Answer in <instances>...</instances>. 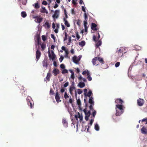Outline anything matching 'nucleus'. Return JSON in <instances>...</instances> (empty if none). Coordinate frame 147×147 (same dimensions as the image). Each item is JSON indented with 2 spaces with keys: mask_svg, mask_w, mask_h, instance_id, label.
<instances>
[{
  "mask_svg": "<svg viewBox=\"0 0 147 147\" xmlns=\"http://www.w3.org/2000/svg\"><path fill=\"white\" fill-rule=\"evenodd\" d=\"M115 109L116 111L115 115L117 116H120L124 112L122 105H116Z\"/></svg>",
  "mask_w": 147,
  "mask_h": 147,
  "instance_id": "nucleus-1",
  "label": "nucleus"
},
{
  "mask_svg": "<svg viewBox=\"0 0 147 147\" xmlns=\"http://www.w3.org/2000/svg\"><path fill=\"white\" fill-rule=\"evenodd\" d=\"M33 18L35 19L34 21L36 23L40 24L42 21L43 18L40 16H35L34 15H32Z\"/></svg>",
  "mask_w": 147,
  "mask_h": 147,
  "instance_id": "nucleus-2",
  "label": "nucleus"
},
{
  "mask_svg": "<svg viewBox=\"0 0 147 147\" xmlns=\"http://www.w3.org/2000/svg\"><path fill=\"white\" fill-rule=\"evenodd\" d=\"M88 102L89 104H90V105L89 106V109L90 110H92L94 104L93 98L92 96H91V97H89Z\"/></svg>",
  "mask_w": 147,
  "mask_h": 147,
  "instance_id": "nucleus-3",
  "label": "nucleus"
},
{
  "mask_svg": "<svg viewBox=\"0 0 147 147\" xmlns=\"http://www.w3.org/2000/svg\"><path fill=\"white\" fill-rule=\"evenodd\" d=\"M124 48L123 47L120 48L117 51L118 54V57H121L123 54V50Z\"/></svg>",
  "mask_w": 147,
  "mask_h": 147,
  "instance_id": "nucleus-4",
  "label": "nucleus"
},
{
  "mask_svg": "<svg viewBox=\"0 0 147 147\" xmlns=\"http://www.w3.org/2000/svg\"><path fill=\"white\" fill-rule=\"evenodd\" d=\"M81 57H80L79 58L76 55H74L72 57V60L73 62L76 64H78L80 60V59Z\"/></svg>",
  "mask_w": 147,
  "mask_h": 147,
  "instance_id": "nucleus-5",
  "label": "nucleus"
},
{
  "mask_svg": "<svg viewBox=\"0 0 147 147\" xmlns=\"http://www.w3.org/2000/svg\"><path fill=\"white\" fill-rule=\"evenodd\" d=\"M137 104L138 105L140 106H142L143 105L144 102V101L143 99L140 98L137 100Z\"/></svg>",
  "mask_w": 147,
  "mask_h": 147,
  "instance_id": "nucleus-6",
  "label": "nucleus"
},
{
  "mask_svg": "<svg viewBox=\"0 0 147 147\" xmlns=\"http://www.w3.org/2000/svg\"><path fill=\"white\" fill-rule=\"evenodd\" d=\"M59 10H55L54 12V14L53 15V18L54 19H57L59 17Z\"/></svg>",
  "mask_w": 147,
  "mask_h": 147,
  "instance_id": "nucleus-7",
  "label": "nucleus"
},
{
  "mask_svg": "<svg viewBox=\"0 0 147 147\" xmlns=\"http://www.w3.org/2000/svg\"><path fill=\"white\" fill-rule=\"evenodd\" d=\"M51 75V73L49 71L48 73H47L46 78H45V81L46 82L47 81L49 82L50 80Z\"/></svg>",
  "mask_w": 147,
  "mask_h": 147,
  "instance_id": "nucleus-8",
  "label": "nucleus"
},
{
  "mask_svg": "<svg viewBox=\"0 0 147 147\" xmlns=\"http://www.w3.org/2000/svg\"><path fill=\"white\" fill-rule=\"evenodd\" d=\"M42 55L41 52L38 50V49L37 50L36 52V58L37 59V61H38L40 58V56Z\"/></svg>",
  "mask_w": 147,
  "mask_h": 147,
  "instance_id": "nucleus-9",
  "label": "nucleus"
},
{
  "mask_svg": "<svg viewBox=\"0 0 147 147\" xmlns=\"http://www.w3.org/2000/svg\"><path fill=\"white\" fill-rule=\"evenodd\" d=\"M43 66L44 67L47 68L48 66V63L47 62V59H44L42 62Z\"/></svg>",
  "mask_w": 147,
  "mask_h": 147,
  "instance_id": "nucleus-10",
  "label": "nucleus"
},
{
  "mask_svg": "<svg viewBox=\"0 0 147 147\" xmlns=\"http://www.w3.org/2000/svg\"><path fill=\"white\" fill-rule=\"evenodd\" d=\"M31 98V97H28L26 99V101H27V104L29 106H30V108H32L34 107V104H33L30 101L29 98Z\"/></svg>",
  "mask_w": 147,
  "mask_h": 147,
  "instance_id": "nucleus-11",
  "label": "nucleus"
},
{
  "mask_svg": "<svg viewBox=\"0 0 147 147\" xmlns=\"http://www.w3.org/2000/svg\"><path fill=\"white\" fill-rule=\"evenodd\" d=\"M48 54L49 55V57L50 58H51L53 60L54 59L55 57V55L54 53V52H53V51H52V57H51V55L49 50L48 51Z\"/></svg>",
  "mask_w": 147,
  "mask_h": 147,
  "instance_id": "nucleus-12",
  "label": "nucleus"
},
{
  "mask_svg": "<svg viewBox=\"0 0 147 147\" xmlns=\"http://www.w3.org/2000/svg\"><path fill=\"white\" fill-rule=\"evenodd\" d=\"M55 98L57 102L61 101V100H59L60 97H59V94L58 92H56V94H55Z\"/></svg>",
  "mask_w": 147,
  "mask_h": 147,
  "instance_id": "nucleus-13",
  "label": "nucleus"
},
{
  "mask_svg": "<svg viewBox=\"0 0 147 147\" xmlns=\"http://www.w3.org/2000/svg\"><path fill=\"white\" fill-rule=\"evenodd\" d=\"M85 119L86 121H87L89 119V116L90 115L91 113L90 111H88L87 113H85Z\"/></svg>",
  "mask_w": 147,
  "mask_h": 147,
  "instance_id": "nucleus-14",
  "label": "nucleus"
},
{
  "mask_svg": "<svg viewBox=\"0 0 147 147\" xmlns=\"http://www.w3.org/2000/svg\"><path fill=\"white\" fill-rule=\"evenodd\" d=\"M115 102L117 104L122 105L123 103V101L120 98H117L115 100Z\"/></svg>",
  "mask_w": 147,
  "mask_h": 147,
  "instance_id": "nucleus-15",
  "label": "nucleus"
},
{
  "mask_svg": "<svg viewBox=\"0 0 147 147\" xmlns=\"http://www.w3.org/2000/svg\"><path fill=\"white\" fill-rule=\"evenodd\" d=\"M52 73L53 74H54L55 76H56L57 75L59 74V71L58 69L54 68L53 70Z\"/></svg>",
  "mask_w": 147,
  "mask_h": 147,
  "instance_id": "nucleus-16",
  "label": "nucleus"
},
{
  "mask_svg": "<svg viewBox=\"0 0 147 147\" xmlns=\"http://www.w3.org/2000/svg\"><path fill=\"white\" fill-rule=\"evenodd\" d=\"M97 27V25L94 23H92L91 24V29L93 30L94 31H97L98 29L96 28Z\"/></svg>",
  "mask_w": 147,
  "mask_h": 147,
  "instance_id": "nucleus-17",
  "label": "nucleus"
},
{
  "mask_svg": "<svg viewBox=\"0 0 147 147\" xmlns=\"http://www.w3.org/2000/svg\"><path fill=\"white\" fill-rule=\"evenodd\" d=\"M92 94H93L92 93L91 90H89L88 92L87 93H86V95H84V97L85 98H86L87 96L89 97H91V96Z\"/></svg>",
  "mask_w": 147,
  "mask_h": 147,
  "instance_id": "nucleus-18",
  "label": "nucleus"
},
{
  "mask_svg": "<svg viewBox=\"0 0 147 147\" xmlns=\"http://www.w3.org/2000/svg\"><path fill=\"white\" fill-rule=\"evenodd\" d=\"M62 123L64 126L65 127H67L68 126V123L67 121L64 118L62 120Z\"/></svg>",
  "mask_w": 147,
  "mask_h": 147,
  "instance_id": "nucleus-19",
  "label": "nucleus"
},
{
  "mask_svg": "<svg viewBox=\"0 0 147 147\" xmlns=\"http://www.w3.org/2000/svg\"><path fill=\"white\" fill-rule=\"evenodd\" d=\"M40 12L42 13H46V14L48 13V12L47 11L46 8L43 6L42 7V9L40 10Z\"/></svg>",
  "mask_w": 147,
  "mask_h": 147,
  "instance_id": "nucleus-20",
  "label": "nucleus"
},
{
  "mask_svg": "<svg viewBox=\"0 0 147 147\" xmlns=\"http://www.w3.org/2000/svg\"><path fill=\"white\" fill-rule=\"evenodd\" d=\"M100 38V34L99 33H98V36H97V38H96V36L95 35H93V40L94 41H95L96 42L97 41V40L99 39Z\"/></svg>",
  "mask_w": 147,
  "mask_h": 147,
  "instance_id": "nucleus-21",
  "label": "nucleus"
},
{
  "mask_svg": "<svg viewBox=\"0 0 147 147\" xmlns=\"http://www.w3.org/2000/svg\"><path fill=\"white\" fill-rule=\"evenodd\" d=\"M97 58V57H94V58L92 59V63L93 65H95L96 64H97L96 65H97L99 64H97V60H96V59Z\"/></svg>",
  "mask_w": 147,
  "mask_h": 147,
  "instance_id": "nucleus-22",
  "label": "nucleus"
},
{
  "mask_svg": "<svg viewBox=\"0 0 147 147\" xmlns=\"http://www.w3.org/2000/svg\"><path fill=\"white\" fill-rule=\"evenodd\" d=\"M63 20L64 22V24L67 27H69L70 26V24L67 20H66L65 18H63Z\"/></svg>",
  "mask_w": 147,
  "mask_h": 147,
  "instance_id": "nucleus-23",
  "label": "nucleus"
},
{
  "mask_svg": "<svg viewBox=\"0 0 147 147\" xmlns=\"http://www.w3.org/2000/svg\"><path fill=\"white\" fill-rule=\"evenodd\" d=\"M85 84L83 82H80L78 85V86L80 88H83V87H85Z\"/></svg>",
  "mask_w": 147,
  "mask_h": 147,
  "instance_id": "nucleus-24",
  "label": "nucleus"
},
{
  "mask_svg": "<svg viewBox=\"0 0 147 147\" xmlns=\"http://www.w3.org/2000/svg\"><path fill=\"white\" fill-rule=\"evenodd\" d=\"M141 132L142 134H146L147 130L146 128L144 127H142V128L141 129Z\"/></svg>",
  "mask_w": 147,
  "mask_h": 147,
  "instance_id": "nucleus-25",
  "label": "nucleus"
},
{
  "mask_svg": "<svg viewBox=\"0 0 147 147\" xmlns=\"http://www.w3.org/2000/svg\"><path fill=\"white\" fill-rule=\"evenodd\" d=\"M75 89V87H71L69 88V92L70 93L71 95L72 96L73 94V91Z\"/></svg>",
  "mask_w": 147,
  "mask_h": 147,
  "instance_id": "nucleus-26",
  "label": "nucleus"
},
{
  "mask_svg": "<svg viewBox=\"0 0 147 147\" xmlns=\"http://www.w3.org/2000/svg\"><path fill=\"white\" fill-rule=\"evenodd\" d=\"M102 42L101 40H99L97 41L95 45V47L96 48H98L101 45Z\"/></svg>",
  "mask_w": 147,
  "mask_h": 147,
  "instance_id": "nucleus-27",
  "label": "nucleus"
},
{
  "mask_svg": "<svg viewBox=\"0 0 147 147\" xmlns=\"http://www.w3.org/2000/svg\"><path fill=\"white\" fill-rule=\"evenodd\" d=\"M96 60H97V61H99V62L102 64L104 63L103 59L101 57H97V58L96 59Z\"/></svg>",
  "mask_w": 147,
  "mask_h": 147,
  "instance_id": "nucleus-28",
  "label": "nucleus"
},
{
  "mask_svg": "<svg viewBox=\"0 0 147 147\" xmlns=\"http://www.w3.org/2000/svg\"><path fill=\"white\" fill-rule=\"evenodd\" d=\"M36 40H37V44L38 45H41L40 43V36H36Z\"/></svg>",
  "mask_w": 147,
  "mask_h": 147,
  "instance_id": "nucleus-29",
  "label": "nucleus"
},
{
  "mask_svg": "<svg viewBox=\"0 0 147 147\" xmlns=\"http://www.w3.org/2000/svg\"><path fill=\"white\" fill-rule=\"evenodd\" d=\"M41 47L42 50H41L42 51L44 50L45 49L46 47V44L45 43H43L42 44H41Z\"/></svg>",
  "mask_w": 147,
  "mask_h": 147,
  "instance_id": "nucleus-30",
  "label": "nucleus"
},
{
  "mask_svg": "<svg viewBox=\"0 0 147 147\" xmlns=\"http://www.w3.org/2000/svg\"><path fill=\"white\" fill-rule=\"evenodd\" d=\"M79 45L81 47H83L85 45V42L84 41H82L80 42H79Z\"/></svg>",
  "mask_w": 147,
  "mask_h": 147,
  "instance_id": "nucleus-31",
  "label": "nucleus"
},
{
  "mask_svg": "<svg viewBox=\"0 0 147 147\" xmlns=\"http://www.w3.org/2000/svg\"><path fill=\"white\" fill-rule=\"evenodd\" d=\"M33 6H34V8L36 9H38L39 8V5L38 3V2L35 3L33 5Z\"/></svg>",
  "mask_w": 147,
  "mask_h": 147,
  "instance_id": "nucleus-32",
  "label": "nucleus"
},
{
  "mask_svg": "<svg viewBox=\"0 0 147 147\" xmlns=\"http://www.w3.org/2000/svg\"><path fill=\"white\" fill-rule=\"evenodd\" d=\"M21 15L23 18H25L26 16V13L25 11H22L21 13Z\"/></svg>",
  "mask_w": 147,
  "mask_h": 147,
  "instance_id": "nucleus-33",
  "label": "nucleus"
},
{
  "mask_svg": "<svg viewBox=\"0 0 147 147\" xmlns=\"http://www.w3.org/2000/svg\"><path fill=\"white\" fill-rule=\"evenodd\" d=\"M82 74L83 75H84L86 74H87V76L88 75L90 74V73L88 71V70H84L82 73Z\"/></svg>",
  "mask_w": 147,
  "mask_h": 147,
  "instance_id": "nucleus-34",
  "label": "nucleus"
},
{
  "mask_svg": "<svg viewBox=\"0 0 147 147\" xmlns=\"http://www.w3.org/2000/svg\"><path fill=\"white\" fill-rule=\"evenodd\" d=\"M77 104L78 105L79 107H80L81 106V102L80 100V99H78L77 100Z\"/></svg>",
  "mask_w": 147,
  "mask_h": 147,
  "instance_id": "nucleus-35",
  "label": "nucleus"
},
{
  "mask_svg": "<svg viewBox=\"0 0 147 147\" xmlns=\"http://www.w3.org/2000/svg\"><path fill=\"white\" fill-rule=\"evenodd\" d=\"M68 73V71L66 69H64L61 71V73L63 74H64L65 73Z\"/></svg>",
  "mask_w": 147,
  "mask_h": 147,
  "instance_id": "nucleus-36",
  "label": "nucleus"
},
{
  "mask_svg": "<svg viewBox=\"0 0 147 147\" xmlns=\"http://www.w3.org/2000/svg\"><path fill=\"white\" fill-rule=\"evenodd\" d=\"M94 128L95 130L96 131H99V127L97 124L96 123L95 124Z\"/></svg>",
  "mask_w": 147,
  "mask_h": 147,
  "instance_id": "nucleus-37",
  "label": "nucleus"
},
{
  "mask_svg": "<svg viewBox=\"0 0 147 147\" xmlns=\"http://www.w3.org/2000/svg\"><path fill=\"white\" fill-rule=\"evenodd\" d=\"M90 110L93 111V113H92V115L93 117H95V115H96V113L95 110L94 109H93Z\"/></svg>",
  "mask_w": 147,
  "mask_h": 147,
  "instance_id": "nucleus-38",
  "label": "nucleus"
},
{
  "mask_svg": "<svg viewBox=\"0 0 147 147\" xmlns=\"http://www.w3.org/2000/svg\"><path fill=\"white\" fill-rule=\"evenodd\" d=\"M76 35L77 40H78L80 38V36L78 34V32H75Z\"/></svg>",
  "mask_w": 147,
  "mask_h": 147,
  "instance_id": "nucleus-39",
  "label": "nucleus"
},
{
  "mask_svg": "<svg viewBox=\"0 0 147 147\" xmlns=\"http://www.w3.org/2000/svg\"><path fill=\"white\" fill-rule=\"evenodd\" d=\"M83 92L81 89H78L77 93L79 94H80L82 93Z\"/></svg>",
  "mask_w": 147,
  "mask_h": 147,
  "instance_id": "nucleus-40",
  "label": "nucleus"
},
{
  "mask_svg": "<svg viewBox=\"0 0 147 147\" xmlns=\"http://www.w3.org/2000/svg\"><path fill=\"white\" fill-rule=\"evenodd\" d=\"M67 34L66 32L65 33V38H64V41H66L67 40Z\"/></svg>",
  "mask_w": 147,
  "mask_h": 147,
  "instance_id": "nucleus-41",
  "label": "nucleus"
},
{
  "mask_svg": "<svg viewBox=\"0 0 147 147\" xmlns=\"http://www.w3.org/2000/svg\"><path fill=\"white\" fill-rule=\"evenodd\" d=\"M64 97L65 99H67V98L69 97L68 95L67 94V92H65Z\"/></svg>",
  "mask_w": 147,
  "mask_h": 147,
  "instance_id": "nucleus-42",
  "label": "nucleus"
},
{
  "mask_svg": "<svg viewBox=\"0 0 147 147\" xmlns=\"http://www.w3.org/2000/svg\"><path fill=\"white\" fill-rule=\"evenodd\" d=\"M47 38L46 36L45 35H42V39L43 40V41H45L46 40Z\"/></svg>",
  "mask_w": 147,
  "mask_h": 147,
  "instance_id": "nucleus-43",
  "label": "nucleus"
},
{
  "mask_svg": "<svg viewBox=\"0 0 147 147\" xmlns=\"http://www.w3.org/2000/svg\"><path fill=\"white\" fill-rule=\"evenodd\" d=\"M87 76L88 80L89 81H91L92 80V78L91 77L90 74L88 75H87Z\"/></svg>",
  "mask_w": 147,
  "mask_h": 147,
  "instance_id": "nucleus-44",
  "label": "nucleus"
},
{
  "mask_svg": "<svg viewBox=\"0 0 147 147\" xmlns=\"http://www.w3.org/2000/svg\"><path fill=\"white\" fill-rule=\"evenodd\" d=\"M84 19L85 20L84 21H87L88 20V17L87 16L86 13H85L84 14Z\"/></svg>",
  "mask_w": 147,
  "mask_h": 147,
  "instance_id": "nucleus-45",
  "label": "nucleus"
},
{
  "mask_svg": "<svg viewBox=\"0 0 147 147\" xmlns=\"http://www.w3.org/2000/svg\"><path fill=\"white\" fill-rule=\"evenodd\" d=\"M65 57H68V55L69 54V52L68 51H65Z\"/></svg>",
  "mask_w": 147,
  "mask_h": 147,
  "instance_id": "nucleus-46",
  "label": "nucleus"
},
{
  "mask_svg": "<svg viewBox=\"0 0 147 147\" xmlns=\"http://www.w3.org/2000/svg\"><path fill=\"white\" fill-rule=\"evenodd\" d=\"M120 64V62H117L115 64V66L116 67H117L119 66Z\"/></svg>",
  "mask_w": 147,
  "mask_h": 147,
  "instance_id": "nucleus-47",
  "label": "nucleus"
},
{
  "mask_svg": "<svg viewBox=\"0 0 147 147\" xmlns=\"http://www.w3.org/2000/svg\"><path fill=\"white\" fill-rule=\"evenodd\" d=\"M76 21H77V24L78 25L80 26V20H76Z\"/></svg>",
  "mask_w": 147,
  "mask_h": 147,
  "instance_id": "nucleus-48",
  "label": "nucleus"
},
{
  "mask_svg": "<svg viewBox=\"0 0 147 147\" xmlns=\"http://www.w3.org/2000/svg\"><path fill=\"white\" fill-rule=\"evenodd\" d=\"M50 93L52 95H54L55 94L54 91L51 88L50 89Z\"/></svg>",
  "mask_w": 147,
  "mask_h": 147,
  "instance_id": "nucleus-49",
  "label": "nucleus"
},
{
  "mask_svg": "<svg viewBox=\"0 0 147 147\" xmlns=\"http://www.w3.org/2000/svg\"><path fill=\"white\" fill-rule=\"evenodd\" d=\"M51 38H52L54 40V41L55 42L56 41V40H55V36L53 34H51Z\"/></svg>",
  "mask_w": 147,
  "mask_h": 147,
  "instance_id": "nucleus-50",
  "label": "nucleus"
},
{
  "mask_svg": "<svg viewBox=\"0 0 147 147\" xmlns=\"http://www.w3.org/2000/svg\"><path fill=\"white\" fill-rule=\"evenodd\" d=\"M60 67L62 69H64L65 67V65L63 64H61L60 65Z\"/></svg>",
  "mask_w": 147,
  "mask_h": 147,
  "instance_id": "nucleus-51",
  "label": "nucleus"
},
{
  "mask_svg": "<svg viewBox=\"0 0 147 147\" xmlns=\"http://www.w3.org/2000/svg\"><path fill=\"white\" fill-rule=\"evenodd\" d=\"M45 25L47 26V27H48V28L50 27V25L48 22H46L45 23Z\"/></svg>",
  "mask_w": 147,
  "mask_h": 147,
  "instance_id": "nucleus-52",
  "label": "nucleus"
},
{
  "mask_svg": "<svg viewBox=\"0 0 147 147\" xmlns=\"http://www.w3.org/2000/svg\"><path fill=\"white\" fill-rule=\"evenodd\" d=\"M63 59V57L62 55L61 56L60 59H59V61L60 62H61Z\"/></svg>",
  "mask_w": 147,
  "mask_h": 147,
  "instance_id": "nucleus-53",
  "label": "nucleus"
},
{
  "mask_svg": "<svg viewBox=\"0 0 147 147\" xmlns=\"http://www.w3.org/2000/svg\"><path fill=\"white\" fill-rule=\"evenodd\" d=\"M87 21H84V27L87 26Z\"/></svg>",
  "mask_w": 147,
  "mask_h": 147,
  "instance_id": "nucleus-54",
  "label": "nucleus"
},
{
  "mask_svg": "<svg viewBox=\"0 0 147 147\" xmlns=\"http://www.w3.org/2000/svg\"><path fill=\"white\" fill-rule=\"evenodd\" d=\"M69 83L68 82H67L65 83V84L64 85V87H66L68 86L69 85Z\"/></svg>",
  "mask_w": 147,
  "mask_h": 147,
  "instance_id": "nucleus-55",
  "label": "nucleus"
},
{
  "mask_svg": "<svg viewBox=\"0 0 147 147\" xmlns=\"http://www.w3.org/2000/svg\"><path fill=\"white\" fill-rule=\"evenodd\" d=\"M42 4L43 5H47V3L46 1H43L42 2Z\"/></svg>",
  "mask_w": 147,
  "mask_h": 147,
  "instance_id": "nucleus-56",
  "label": "nucleus"
},
{
  "mask_svg": "<svg viewBox=\"0 0 147 147\" xmlns=\"http://www.w3.org/2000/svg\"><path fill=\"white\" fill-rule=\"evenodd\" d=\"M94 121V119H91L90 120V123L89 124L90 125H91L92 123H93V121Z\"/></svg>",
  "mask_w": 147,
  "mask_h": 147,
  "instance_id": "nucleus-57",
  "label": "nucleus"
},
{
  "mask_svg": "<svg viewBox=\"0 0 147 147\" xmlns=\"http://www.w3.org/2000/svg\"><path fill=\"white\" fill-rule=\"evenodd\" d=\"M87 90L86 88H85V89H84V95H86V93H87Z\"/></svg>",
  "mask_w": 147,
  "mask_h": 147,
  "instance_id": "nucleus-58",
  "label": "nucleus"
},
{
  "mask_svg": "<svg viewBox=\"0 0 147 147\" xmlns=\"http://www.w3.org/2000/svg\"><path fill=\"white\" fill-rule=\"evenodd\" d=\"M61 49H62V50H64L65 51H68V50L67 49H66L65 48V47L64 46H62V47H61Z\"/></svg>",
  "mask_w": 147,
  "mask_h": 147,
  "instance_id": "nucleus-59",
  "label": "nucleus"
},
{
  "mask_svg": "<svg viewBox=\"0 0 147 147\" xmlns=\"http://www.w3.org/2000/svg\"><path fill=\"white\" fill-rule=\"evenodd\" d=\"M69 102L71 104H72L73 103V100L71 98V97H70V98H69Z\"/></svg>",
  "mask_w": 147,
  "mask_h": 147,
  "instance_id": "nucleus-60",
  "label": "nucleus"
},
{
  "mask_svg": "<svg viewBox=\"0 0 147 147\" xmlns=\"http://www.w3.org/2000/svg\"><path fill=\"white\" fill-rule=\"evenodd\" d=\"M71 78L73 80L74 79L75 77H74V74H71Z\"/></svg>",
  "mask_w": 147,
  "mask_h": 147,
  "instance_id": "nucleus-61",
  "label": "nucleus"
},
{
  "mask_svg": "<svg viewBox=\"0 0 147 147\" xmlns=\"http://www.w3.org/2000/svg\"><path fill=\"white\" fill-rule=\"evenodd\" d=\"M84 102L85 103V107H86L87 108L88 106V104L87 102H86V99L85 98L84 99Z\"/></svg>",
  "mask_w": 147,
  "mask_h": 147,
  "instance_id": "nucleus-62",
  "label": "nucleus"
},
{
  "mask_svg": "<svg viewBox=\"0 0 147 147\" xmlns=\"http://www.w3.org/2000/svg\"><path fill=\"white\" fill-rule=\"evenodd\" d=\"M82 10L83 11L85 12V13H86V11L84 7L83 6H82Z\"/></svg>",
  "mask_w": 147,
  "mask_h": 147,
  "instance_id": "nucleus-63",
  "label": "nucleus"
},
{
  "mask_svg": "<svg viewBox=\"0 0 147 147\" xmlns=\"http://www.w3.org/2000/svg\"><path fill=\"white\" fill-rule=\"evenodd\" d=\"M22 4H23L24 5H25L26 4V0H24V1H22Z\"/></svg>",
  "mask_w": 147,
  "mask_h": 147,
  "instance_id": "nucleus-64",
  "label": "nucleus"
}]
</instances>
